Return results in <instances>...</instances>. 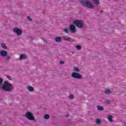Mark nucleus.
Listing matches in <instances>:
<instances>
[{"mask_svg": "<svg viewBox=\"0 0 126 126\" xmlns=\"http://www.w3.org/2000/svg\"><path fill=\"white\" fill-rule=\"evenodd\" d=\"M97 108L98 111H103L104 110V107L103 106H100V105H97Z\"/></svg>", "mask_w": 126, "mask_h": 126, "instance_id": "14", "label": "nucleus"}, {"mask_svg": "<svg viewBox=\"0 0 126 126\" xmlns=\"http://www.w3.org/2000/svg\"><path fill=\"white\" fill-rule=\"evenodd\" d=\"M1 48H2L3 49H6L7 47L6 45H5V44L2 43L1 44Z\"/></svg>", "mask_w": 126, "mask_h": 126, "instance_id": "18", "label": "nucleus"}, {"mask_svg": "<svg viewBox=\"0 0 126 126\" xmlns=\"http://www.w3.org/2000/svg\"><path fill=\"white\" fill-rule=\"evenodd\" d=\"M80 78H81V75H79V79H80Z\"/></svg>", "mask_w": 126, "mask_h": 126, "instance_id": "31", "label": "nucleus"}, {"mask_svg": "<svg viewBox=\"0 0 126 126\" xmlns=\"http://www.w3.org/2000/svg\"><path fill=\"white\" fill-rule=\"evenodd\" d=\"M60 64H63V63H64V62L63 61H60Z\"/></svg>", "mask_w": 126, "mask_h": 126, "instance_id": "28", "label": "nucleus"}, {"mask_svg": "<svg viewBox=\"0 0 126 126\" xmlns=\"http://www.w3.org/2000/svg\"><path fill=\"white\" fill-rule=\"evenodd\" d=\"M63 40L64 41H70V40H71V38L68 37L67 38H66L65 37H64Z\"/></svg>", "mask_w": 126, "mask_h": 126, "instance_id": "21", "label": "nucleus"}, {"mask_svg": "<svg viewBox=\"0 0 126 126\" xmlns=\"http://www.w3.org/2000/svg\"><path fill=\"white\" fill-rule=\"evenodd\" d=\"M81 46H79V50H81Z\"/></svg>", "mask_w": 126, "mask_h": 126, "instance_id": "32", "label": "nucleus"}, {"mask_svg": "<svg viewBox=\"0 0 126 126\" xmlns=\"http://www.w3.org/2000/svg\"><path fill=\"white\" fill-rule=\"evenodd\" d=\"M44 118L45 120H49V119H50V115H49V114H45Z\"/></svg>", "mask_w": 126, "mask_h": 126, "instance_id": "17", "label": "nucleus"}, {"mask_svg": "<svg viewBox=\"0 0 126 126\" xmlns=\"http://www.w3.org/2000/svg\"><path fill=\"white\" fill-rule=\"evenodd\" d=\"M0 55L1 57H6L7 56V52L5 50H2L0 52Z\"/></svg>", "mask_w": 126, "mask_h": 126, "instance_id": "7", "label": "nucleus"}, {"mask_svg": "<svg viewBox=\"0 0 126 126\" xmlns=\"http://www.w3.org/2000/svg\"><path fill=\"white\" fill-rule=\"evenodd\" d=\"M69 98L70 99H74V95L73 94H70L69 95Z\"/></svg>", "mask_w": 126, "mask_h": 126, "instance_id": "22", "label": "nucleus"}, {"mask_svg": "<svg viewBox=\"0 0 126 126\" xmlns=\"http://www.w3.org/2000/svg\"><path fill=\"white\" fill-rule=\"evenodd\" d=\"M69 30L71 32V33H75V26L74 25H70L69 26Z\"/></svg>", "mask_w": 126, "mask_h": 126, "instance_id": "5", "label": "nucleus"}, {"mask_svg": "<svg viewBox=\"0 0 126 126\" xmlns=\"http://www.w3.org/2000/svg\"><path fill=\"white\" fill-rule=\"evenodd\" d=\"M44 42H45V39H44Z\"/></svg>", "mask_w": 126, "mask_h": 126, "instance_id": "34", "label": "nucleus"}, {"mask_svg": "<svg viewBox=\"0 0 126 126\" xmlns=\"http://www.w3.org/2000/svg\"><path fill=\"white\" fill-rule=\"evenodd\" d=\"M2 81H3L2 78L0 77V85H1V84H2Z\"/></svg>", "mask_w": 126, "mask_h": 126, "instance_id": "25", "label": "nucleus"}, {"mask_svg": "<svg viewBox=\"0 0 126 126\" xmlns=\"http://www.w3.org/2000/svg\"><path fill=\"white\" fill-rule=\"evenodd\" d=\"M55 41H56V42H57V43H61L62 41V38L61 37L58 36L55 38Z\"/></svg>", "mask_w": 126, "mask_h": 126, "instance_id": "9", "label": "nucleus"}, {"mask_svg": "<svg viewBox=\"0 0 126 126\" xmlns=\"http://www.w3.org/2000/svg\"><path fill=\"white\" fill-rule=\"evenodd\" d=\"M105 94H111V91L109 89H106L104 91Z\"/></svg>", "mask_w": 126, "mask_h": 126, "instance_id": "16", "label": "nucleus"}, {"mask_svg": "<svg viewBox=\"0 0 126 126\" xmlns=\"http://www.w3.org/2000/svg\"><path fill=\"white\" fill-rule=\"evenodd\" d=\"M95 123L96 124H97L98 125H99V124H101V120L98 119H96Z\"/></svg>", "mask_w": 126, "mask_h": 126, "instance_id": "20", "label": "nucleus"}, {"mask_svg": "<svg viewBox=\"0 0 126 126\" xmlns=\"http://www.w3.org/2000/svg\"><path fill=\"white\" fill-rule=\"evenodd\" d=\"M76 49H77V50H79V45L76 46Z\"/></svg>", "mask_w": 126, "mask_h": 126, "instance_id": "29", "label": "nucleus"}, {"mask_svg": "<svg viewBox=\"0 0 126 126\" xmlns=\"http://www.w3.org/2000/svg\"><path fill=\"white\" fill-rule=\"evenodd\" d=\"M7 78H8V79H9V80H12V78H11V77L9 75H7L6 76Z\"/></svg>", "mask_w": 126, "mask_h": 126, "instance_id": "23", "label": "nucleus"}, {"mask_svg": "<svg viewBox=\"0 0 126 126\" xmlns=\"http://www.w3.org/2000/svg\"><path fill=\"white\" fill-rule=\"evenodd\" d=\"M2 90L4 91H8L9 92H11L14 89V87L12 84L9 83L7 81H5L3 83V85L0 87Z\"/></svg>", "mask_w": 126, "mask_h": 126, "instance_id": "1", "label": "nucleus"}, {"mask_svg": "<svg viewBox=\"0 0 126 126\" xmlns=\"http://www.w3.org/2000/svg\"><path fill=\"white\" fill-rule=\"evenodd\" d=\"M26 118H27L28 120L30 121H34V116H33V114L30 112H27L25 114Z\"/></svg>", "mask_w": 126, "mask_h": 126, "instance_id": "3", "label": "nucleus"}, {"mask_svg": "<svg viewBox=\"0 0 126 126\" xmlns=\"http://www.w3.org/2000/svg\"><path fill=\"white\" fill-rule=\"evenodd\" d=\"M11 58L10 56H8L5 58L6 61H9L10 60Z\"/></svg>", "mask_w": 126, "mask_h": 126, "instance_id": "24", "label": "nucleus"}, {"mask_svg": "<svg viewBox=\"0 0 126 126\" xmlns=\"http://www.w3.org/2000/svg\"><path fill=\"white\" fill-rule=\"evenodd\" d=\"M84 24V22H83V21H79V28H81V27H83Z\"/></svg>", "mask_w": 126, "mask_h": 126, "instance_id": "15", "label": "nucleus"}, {"mask_svg": "<svg viewBox=\"0 0 126 126\" xmlns=\"http://www.w3.org/2000/svg\"><path fill=\"white\" fill-rule=\"evenodd\" d=\"M64 32H65V33H68V30L67 28H65L64 29Z\"/></svg>", "mask_w": 126, "mask_h": 126, "instance_id": "26", "label": "nucleus"}, {"mask_svg": "<svg viewBox=\"0 0 126 126\" xmlns=\"http://www.w3.org/2000/svg\"><path fill=\"white\" fill-rule=\"evenodd\" d=\"M73 24L75 25V26H77V27L79 28V20H76L73 22Z\"/></svg>", "mask_w": 126, "mask_h": 126, "instance_id": "8", "label": "nucleus"}, {"mask_svg": "<svg viewBox=\"0 0 126 126\" xmlns=\"http://www.w3.org/2000/svg\"><path fill=\"white\" fill-rule=\"evenodd\" d=\"M71 76L73 77V78H76L77 79H79V73L77 72H73L71 74Z\"/></svg>", "mask_w": 126, "mask_h": 126, "instance_id": "6", "label": "nucleus"}, {"mask_svg": "<svg viewBox=\"0 0 126 126\" xmlns=\"http://www.w3.org/2000/svg\"><path fill=\"white\" fill-rule=\"evenodd\" d=\"M13 31L14 33H16L17 35H21L22 34V31L21 29H19L17 27L14 28Z\"/></svg>", "mask_w": 126, "mask_h": 126, "instance_id": "4", "label": "nucleus"}, {"mask_svg": "<svg viewBox=\"0 0 126 126\" xmlns=\"http://www.w3.org/2000/svg\"><path fill=\"white\" fill-rule=\"evenodd\" d=\"M69 114H66V115H65V117H66V118H69Z\"/></svg>", "mask_w": 126, "mask_h": 126, "instance_id": "30", "label": "nucleus"}, {"mask_svg": "<svg viewBox=\"0 0 126 126\" xmlns=\"http://www.w3.org/2000/svg\"><path fill=\"white\" fill-rule=\"evenodd\" d=\"M27 89L30 92H33L34 91V88L31 86H29L27 87Z\"/></svg>", "mask_w": 126, "mask_h": 126, "instance_id": "12", "label": "nucleus"}, {"mask_svg": "<svg viewBox=\"0 0 126 126\" xmlns=\"http://www.w3.org/2000/svg\"><path fill=\"white\" fill-rule=\"evenodd\" d=\"M93 2L94 4H96V5H99V4L100 3L99 0H93Z\"/></svg>", "mask_w": 126, "mask_h": 126, "instance_id": "13", "label": "nucleus"}, {"mask_svg": "<svg viewBox=\"0 0 126 126\" xmlns=\"http://www.w3.org/2000/svg\"><path fill=\"white\" fill-rule=\"evenodd\" d=\"M107 120H108L110 123H113V116L109 115L107 117Z\"/></svg>", "mask_w": 126, "mask_h": 126, "instance_id": "11", "label": "nucleus"}, {"mask_svg": "<svg viewBox=\"0 0 126 126\" xmlns=\"http://www.w3.org/2000/svg\"><path fill=\"white\" fill-rule=\"evenodd\" d=\"M81 2L85 7H88V8H90L91 9L94 8V5H93L89 0H82Z\"/></svg>", "mask_w": 126, "mask_h": 126, "instance_id": "2", "label": "nucleus"}, {"mask_svg": "<svg viewBox=\"0 0 126 126\" xmlns=\"http://www.w3.org/2000/svg\"><path fill=\"white\" fill-rule=\"evenodd\" d=\"M26 59H27V57H26V55H25V54H21L20 56L19 60H20Z\"/></svg>", "mask_w": 126, "mask_h": 126, "instance_id": "10", "label": "nucleus"}, {"mask_svg": "<svg viewBox=\"0 0 126 126\" xmlns=\"http://www.w3.org/2000/svg\"><path fill=\"white\" fill-rule=\"evenodd\" d=\"M100 13H103V11H100Z\"/></svg>", "mask_w": 126, "mask_h": 126, "instance_id": "33", "label": "nucleus"}, {"mask_svg": "<svg viewBox=\"0 0 126 126\" xmlns=\"http://www.w3.org/2000/svg\"><path fill=\"white\" fill-rule=\"evenodd\" d=\"M73 71H79V69H78L77 67H74Z\"/></svg>", "mask_w": 126, "mask_h": 126, "instance_id": "19", "label": "nucleus"}, {"mask_svg": "<svg viewBox=\"0 0 126 126\" xmlns=\"http://www.w3.org/2000/svg\"><path fill=\"white\" fill-rule=\"evenodd\" d=\"M27 19H29V20H30V21H32V19H31L30 16H27Z\"/></svg>", "mask_w": 126, "mask_h": 126, "instance_id": "27", "label": "nucleus"}]
</instances>
